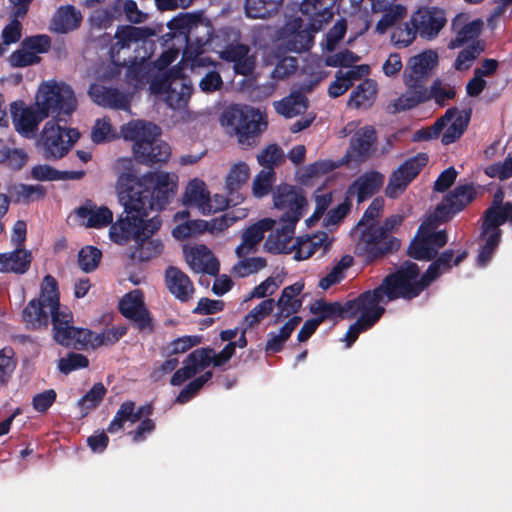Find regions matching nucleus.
Returning a JSON list of instances; mask_svg holds the SVG:
<instances>
[{
    "instance_id": "obj_1",
    "label": "nucleus",
    "mask_w": 512,
    "mask_h": 512,
    "mask_svg": "<svg viewBox=\"0 0 512 512\" xmlns=\"http://www.w3.org/2000/svg\"><path fill=\"white\" fill-rule=\"evenodd\" d=\"M176 190V181L166 172H149L141 178L133 173H123L119 179L118 196L124 211L110 226L111 241L124 245L134 240L135 247L130 257L139 262L161 255L164 244L152 235L160 229L162 220L159 216L147 217L151 210L165 209Z\"/></svg>"
},
{
    "instance_id": "obj_2",
    "label": "nucleus",
    "mask_w": 512,
    "mask_h": 512,
    "mask_svg": "<svg viewBox=\"0 0 512 512\" xmlns=\"http://www.w3.org/2000/svg\"><path fill=\"white\" fill-rule=\"evenodd\" d=\"M150 34L148 28L124 25L117 27L114 36L108 33L99 35L98 51L108 57L110 63L106 67L98 65V80H118L122 69L125 68V87L131 90V93L142 90L154 74V64L150 56H134L127 59L122 53L129 51L133 43L145 40Z\"/></svg>"
},
{
    "instance_id": "obj_3",
    "label": "nucleus",
    "mask_w": 512,
    "mask_h": 512,
    "mask_svg": "<svg viewBox=\"0 0 512 512\" xmlns=\"http://www.w3.org/2000/svg\"><path fill=\"white\" fill-rule=\"evenodd\" d=\"M437 64L438 55L432 50L412 56L402 75L405 92L388 105L389 112L408 111L430 100L444 107L449 100L454 99L455 88L449 84H443L441 79L436 78L429 85L432 71Z\"/></svg>"
},
{
    "instance_id": "obj_4",
    "label": "nucleus",
    "mask_w": 512,
    "mask_h": 512,
    "mask_svg": "<svg viewBox=\"0 0 512 512\" xmlns=\"http://www.w3.org/2000/svg\"><path fill=\"white\" fill-rule=\"evenodd\" d=\"M77 100L74 91L65 83L56 81L44 82L40 85L36 97V108H17L11 105V114L15 130L22 136L33 137L41 121L49 116L67 123L76 110Z\"/></svg>"
},
{
    "instance_id": "obj_5",
    "label": "nucleus",
    "mask_w": 512,
    "mask_h": 512,
    "mask_svg": "<svg viewBox=\"0 0 512 512\" xmlns=\"http://www.w3.org/2000/svg\"><path fill=\"white\" fill-rule=\"evenodd\" d=\"M273 203L282 212L281 226L269 235L265 248L270 253H281L292 240L296 224L303 217L308 202L301 188L280 184L273 191Z\"/></svg>"
},
{
    "instance_id": "obj_6",
    "label": "nucleus",
    "mask_w": 512,
    "mask_h": 512,
    "mask_svg": "<svg viewBox=\"0 0 512 512\" xmlns=\"http://www.w3.org/2000/svg\"><path fill=\"white\" fill-rule=\"evenodd\" d=\"M430 285L425 273L421 274L418 264L406 260L387 274L378 287L363 293L368 294L374 305H380L398 299L411 301L419 297Z\"/></svg>"
},
{
    "instance_id": "obj_7",
    "label": "nucleus",
    "mask_w": 512,
    "mask_h": 512,
    "mask_svg": "<svg viewBox=\"0 0 512 512\" xmlns=\"http://www.w3.org/2000/svg\"><path fill=\"white\" fill-rule=\"evenodd\" d=\"M124 139L134 141L133 153L142 164L153 166L166 163L171 155L170 146L159 139L160 128L151 122H130L122 127Z\"/></svg>"
},
{
    "instance_id": "obj_8",
    "label": "nucleus",
    "mask_w": 512,
    "mask_h": 512,
    "mask_svg": "<svg viewBox=\"0 0 512 512\" xmlns=\"http://www.w3.org/2000/svg\"><path fill=\"white\" fill-rule=\"evenodd\" d=\"M67 123L58 118L46 122L37 141L42 149V154L47 160H58L63 158L73 147L80 137L75 128H67Z\"/></svg>"
},
{
    "instance_id": "obj_9",
    "label": "nucleus",
    "mask_w": 512,
    "mask_h": 512,
    "mask_svg": "<svg viewBox=\"0 0 512 512\" xmlns=\"http://www.w3.org/2000/svg\"><path fill=\"white\" fill-rule=\"evenodd\" d=\"M222 124L234 128L241 145L252 146L257 137L266 128L263 116L252 107L230 106L222 113Z\"/></svg>"
},
{
    "instance_id": "obj_10",
    "label": "nucleus",
    "mask_w": 512,
    "mask_h": 512,
    "mask_svg": "<svg viewBox=\"0 0 512 512\" xmlns=\"http://www.w3.org/2000/svg\"><path fill=\"white\" fill-rule=\"evenodd\" d=\"M410 22L412 28L406 25L405 30L400 31L405 38L397 40L405 47L413 42L416 35L426 40L435 39L447 23L446 12L439 7H421L412 14Z\"/></svg>"
},
{
    "instance_id": "obj_11",
    "label": "nucleus",
    "mask_w": 512,
    "mask_h": 512,
    "mask_svg": "<svg viewBox=\"0 0 512 512\" xmlns=\"http://www.w3.org/2000/svg\"><path fill=\"white\" fill-rule=\"evenodd\" d=\"M54 340L66 348L85 350L91 343L92 331L73 325V313L68 307L49 312Z\"/></svg>"
},
{
    "instance_id": "obj_12",
    "label": "nucleus",
    "mask_w": 512,
    "mask_h": 512,
    "mask_svg": "<svg viewBox=\"0 0 512 512\" xmlns=\"http://www.w3.org/2000/svg\"><path fill=\"white\" fill-rule=\"evenodd\" d=\"M359 245L369 262L396 252L401 242L392 235L383 234L377 223L368 224L361 232Z\"/></svg>"
},
{
    "instance_id": "obj_13",
    "label": "nucleus",
    "mask_w": 512,
    "mask_h": 512,
    "mask_svg": "<svg viewBox=\"0 0 512 512\" xmlns=\"http://www.w3.org/2000/svg\"><path fill=\"white\" fill-rule=\"evenodd\" d=\"M428 160V155L420 152L402 163L391 173L385 195L391 199L399 197L427 165Z\"/></svg>"
},
{
    "instance_id": "obj_14",
    "label": "nucleus",
    "mask_w": 512,
    "mask_h": 512,
    "mask_svg": "<svg viewBox=\"0 0 512 512\" xmlns=\"http://www.w3.org/2000/svg\"><path fill=\"white\" fill-rule=\"evenodd\" d=\"M119 311L132 325L142 333H152L153 319L144 302L143 292L139 289L125 294L119 301Z\"/></svg>"
},
{
    "instance_id": "obj_15",
    "label": "nucleus",
    "mask_w": 512,
    "mask_h": 512,
    "mask_svg": "<svg viewBox=\"0 0 512 512\" xmlns=\"http://www.w3.org/2000/svg\"><path fill=\"white\" fill-rule=\"evenodd\" d=\"M357 320L351 324L345 334L344 341H346L347 347L358 339L360 333L365 332L372 328L385 313V308L381 305H374V303L368 298V294L361 293L357 296Z\"/></svg>"
},
{
    "instance_id": "obj_16",
    "label": "nucleus",
    "mask_w": 512,
    "mask_h": 512,
    "mask_svg": "<svg viewBox=\"0 0 512 512\" xmlns=\"http://www.w3.org/2000/svg\"><path fill=\"white\" fill-rule=\"evenodd\" d=\"M476 196L477 191L473 183L458 184L437 205L435 217L442 223L448 222L472 203Z\"/></svg>"
},
{
    "instance_id": "obj_17",
    "label": "nucleus",
    "mask_w": 512,
    "mask_h": 512,
    "mask_svg": "<svg viewBox=\"0 0 512 512\" xmlns=\"http://www.w3.org/2000/svg\"><path fill=\"white\" fill-rule=\"evenodd\" d=\"M357 309H359V306L356 297L344 303L339 301L327 302L324 299H320L311 306L310 311L316 315L314 319L320 325L327 320H335L337 318L353 319L357 316Z\"/></svg>"
},
{
    "instance_id": "obj_18",
    "label": "nucleus",
    "mask_w": 512,
    "mask_h": 512,
    "mask_svg": "<svg viewBox=\"0 0 512 512\" xmlns=\"http://www.w3.org/2000/svg\"><path fill=\"white\" fill-rule=\"evenodd\" d=\"M220 58L233 63L234 72L237 75L249 76L256 67V55L251 53V48L243 43H230L220 52Z\"/></svg>"
},
{
    "instance_id": "obj_19",
    "label": "nucleus",
    "mask_w": 512,
    "mask_h": 512,
    "mask_svg": "<svg viewBox=\"0 0 512 512\" xmlns=\"http://www.w3.org/2000/svg\"><path fill=\"white\" fill-rule=\"evenodd\" d=\"M337 0H302L299 10L308 19L312 31H320L334 16Z\"/></svg>"
},
{
    "instance_id": "obj_20",
    "label": "nucleus",
    "mask_w": 512,
    "mask_h": 512,
    "mask_svg": "<svg viewBox=\"0 0 512 512\" xmlns=\"http://www.w3.org/2000/svg\"><path fill=\"white\" fill-rule=\"evenodd\" d=\"M451 28L455 33V37L449 41L448 48L456 49L465 44L480 41L478 38L483 29V21L481 19L468 21V17L465 14H458L453 18Z\"/></svg>"
},
{
    "instance_id": "obj_21",
    "label": "nucleus",
    "mask_w": 512,
    "mask_h": 512,
    "mask_svg": "<svg viewBox=\"0 0 512 512\" xmlns=\"http://www.w3.org/2000/svg\"><path fill=\"white\" fill-rule=\"evenodd\" d=\"M213 32V26L209 21H204L200 16H196L184 40L185 54L193 57L203 54L205 47L210 44Z\"/></svg>"
},
{
    "instance_id": "obj_22",
    "label": "nucleus",
    "mask_w": 512,
    "mask_h": 512,
    "mask_svg": "<svg viewBox=\"0 0 512 512\" xmlns=\"http://www.w3.org/2000/svg\"><path fill=\"white\" fill-rule=\"evenodd\" d=\"M275 223V220L271 218H263L248 226L242 233L241 243L236 247L235 253L237 257L243 258L251 253H255L258 245L264 239L265 233L273 230Z\"/></svg>"
},
{
    "instance_id": "obj_23",
    "label": "nucleus",
    "mask_w": 512,
    "mask_h": 512,
    "mask_svg": "<svg viewBox=\"0 0 512 512\" xmlns=\"http://www.w3.org/2000/svg\"><path fill=\"white\" fill-rule=\"evenodd\" d=\"M384 179V175L378 171L364 172L348 186L346 194L350 198L356 195L357 202L362 203L381 189Z\"/></svg>"
},
{
    "instance_id": "obj_24",
    "label": "nucleus",
    "mask_w": 512,
    "mask_h": 512,
    "mask_svg": "<svg viewBox=\"0 0 512 512\" xmlns=\"http://www.w3.org/2000/svg\"><path fill=\"white\" fill-rule=\"evenodd\" d=\"M125 15L130 23L140 24L146 20V14L138 9L134 0H116L112 5L98 14V28L106 25V20L120 19Z\"/></svg>"
},
{
    "instance_id": "obj_25",
    "label": "nucleus",
    "mask_w": 512,
    "mask_h": 512,
    "mask_svg": "<svg viewBox=\"0 0 512 512\" xmlns=\"http://www.w3.org/2000/svg\"><path fill=\"white\" fill-rule=\"evenodd\" d=\"M11 7V20L2 30V40L5 45L16 43L22 35L23 20L30 8L32 0H8Z\"/></svg>"
},
{
    "instance_id": "obj_26",
    "label": "nucleus",
    "mask_w": 512,
    "mask_h": 512,
    "mask_svg": "<svg viewBox=\"0 0 512 512\" xmlns=\"http://www.w3.org/2000/svg\"><path fill=\"white\" fill-rule=\"evenodd\" d=\"M209 354L210 352L205 348H198L191 352L185 361V365L172 375L171 385L179 386L194 377L199 371L207 368L210 361Z\"/></svg>"
},
{
    "instance_id": "obj_27",
    "label": "nucleus",
    "mask_w": 512,
    "mask_h": 512,
    "mask_svg": "<svg viewBox=\"0 0 512 512\" xmlns=\"http://www.w3.org/2000/svg\"><path fill=\"white\" fill-rule=\"evenodd\" d=\"M304 289V282L298 281L292 285L286 286L275 302L278 312L275 314V323L298 313L302 307V300L297 298Z\"/></svg>"
},
{
    "instance_id": "obj_28",
    "label": "nucleus",
    "mask_w": 512,
    "mask_h": 512,
    "mask_svg": "<svg viewBox=\"0 0 512 512\" xmlns=\"http://www.w3.org/2000/svg\"><path fill=\"white\" fill-rule=\"evenodd\" d=\"M165 283L169 292L181 302L189 301L194 293V286L187 274L179 268L169 266L165 270Z\"/></svg>"
},
{
    "instance_id": "obj_29",
    "label": "nucleus",
    "mask_w": 512,
    "mask_h": 512,
    "mask_svg": "<svg viewBox=\"0 0 512 512\" xmlns=\"http://www.w3.org/2000/svg\"><path fill=\"white\" fill-rule=\"evenodd\" d=\"M468 256V252L463 250L455 256L453 249H446L431 260L430 265L424 272L430 284L438 279L442 274L449 272L453 266H458Z\"/></svg>"
},
{
    "instance_id": "obj_30",
    "label": "nucleus",
    "mask_w": 512,
    "mask_h": 512,
    "mask_svg": "<svg viewBox=\"0 0 512 512\" xmlns=\"http://www.w3.org/2000/svg\"><path fill=\"white\" fill-rule=\"evenodd\" d=\"M82 15L73 5L60 6L50 21V30L58 34H67L80 27Z\"/></svg>"
},
{
    "instance_id": "obj_31",
    "label": "nucleus",
    "mask_w": 512,
    "mask_h": 512,
    "mask_svg": "<svg viewBox=\"0 0 512 512\" xmlns=\"http://www.w3.org/2000/svg\"><path fill=\"white\" fill-rule=\"evenodd\" d=\"M209 194L204 181L192 179L185 189L183 204L187 207H196L203 215H209L211 214Z\"/></svg>"
},
{
    "instance_id": "obj_32",
    "label": "nucleus",
    "mask_w": 512,
    "mask_h": 512,
    "mask_svg": "<svg viewBox=\"0 0 512 512\" xmlns=\"http://www.w3.org/2000/svg\"><path fill=\"white\" fill-rule=\"evenodd\" d=\"M49 309L48 304L39 298L30 300L21 313L23 323L26 328L31 330H40L47 328L49 324V314L45 310Z\"/></svg>"
},
{
    "instance_id": "obj_33",
    "label": "nucleus",
    "mask_w": 512,
    "mask_h": 512,
    "mask_svg": "<svg viewBox=\"0 0 512 512\" xmlns=\"http://www.w3.org/2000/svg\"><path fill=\"white\" fill-rule=\"evenodd\" d=\"M440 240H442L440 235H434L433 239L428 237L420 238L415 235L408 246L407 254L414 260L431 261L438 255L439 249L442 248L435 245Z\"/></svg>"
},
{
    "instance_id": "obj_34",
    "label": "nucleus",
    "mask_w": 512,
    "mask_h": 512,
    "mask_svg": "<svg viewBox=\"0 0 512 512\" xmlns=\"http://www.w3.org/2000/svg\"><path fill=\"white\" fill-rule=\"evenodd\" d=\"M302 317L292 316L289 320L280 328L279 332H269L267 342L265 345V352L267 354H276L284 349L286 342L291 337L296 327L301 323Z\"/></svg>"
},
{
    "instance_id": "obj_35",
    "label": "nucleus",
    "mask_w": 512,
    "mask_h": 512,
    "mask_svg": "<svg viewBox=\"0 0 512 512\" xmlns=\"http://www.w3.org/2000/svg\"><path fill=\"white\" fill-rule=\"evenodd\" d=\"M376 142L377 135L374 127L365 126L351 138V149L356 153L357 159L363 161L371 156Z\"/></svg>"
},
{
    "instance_id": "obj_36",
    "label": "nucleus",
    "mask_w": 512,
    "mask_h": 512,
    "mask_svg": "<svg viewBox=\"0 0 512 512\" xmlns=\"http://www.w3.org/2000/svg\"><path fill=\"white\" fill-rule=\"evenodd\" d=\"M377 83L373 79H365L351 92L348 106L357 109L370 108L377 95Z\"/></svg>"
},
{
    "instance_id": "obj_37",
    "label": "nucleus",
    "mask_w": 512,
    "mask_h": 512,
    "mask_svg": "<svg viewBox=\"0 0 512 512\" xmlns=\"http://www.w3.org/2000/svg\"><path fill=\"white\" fill-rule=\"evenodd\" d=\"M250 176L249 166L245 162L234 164L226 176V190L231 197L236 196V202H242L243 197L239 193Z\"/></svg>"
},
{
    "instance_id": "obj_38",
    "label": "nucleus",
    "mask_w": 512,
    "mask_h": 512,
    "mask_svg": "<svg viewBox=\"0 0 512 512\" xmlns=\"http://www.w3.org/2000/svg\"><path fill=\"white\" fill-rule=\"evenodd\" d=\"M283 0H245V14L250 19H269L275 16Z\"/></svg>"
},
{
    "instance_id": "obj_39",
    "label": "nucleus",
    "mask_w": 512,
    "mask_h": 512,
    "mask_svg": "<svg viewBox=\"0 0 512 512\" xmlns=\"http://www.w3.org/2000/svg\"><path fill=\"white\" fill-rule=\"evenodd\" d=\"M362 71L368 72V66L361 65L349 69L346 73L338 71L336 79L329 85L328 94L331 98L343 95L354 83L362 77Z\"/></svg>"
},
{
    "instance_id": "obj_40",
    "label": "nucleus",
    "mask_w": 512,
    "mask_h": 512,
    "mask_svg": "<svg viewBox=\"0 0 512 512\" xmlns=\"http://www.w3.org/2000/svg\"><path fill=\"white\" fill-rule=\"evenodd\" d=\"M308 107V99L302 92H292L280 101L276 102V111L286 118H292L303 114Z\"/></svg>"
},
{
    "instance_id": "obj_41",
    "label": "nucleus",
    "mask_w": 512,
    "mask_h": 512,
    "mask_svg": "<svg viewBox=\"0 0 512 512\" xmlns=\"http://www.w3.org/2000/svg\"><path fill=\"white\" fill-rule=\"evenodd\" d=\"M456 114L457 107H451L447 109L445 114L438 118L433 125L417 130L412 136V141H428L438 138L442 130L447 126L449 122L452 121Z\"/></svg>"
},
{
    "instance_id": "obj_42",
    "label": "nucleus",
    "mask_w": 512,
    "mask_h": 512,
    "mask_svg": "<svg viewBox=\"0 0 512 512\" xmlns=\"http://www.w3.org/2000/svg\"><path fill=\"white\" fill-rule=\"evenodd\" d=\"M129 93H124L117 88H103L102 92L98 91V105H103L113 109L128 110L130 108V97Z\"/></svg>"
},
{
    "instance_id": "obj_43",
    "label": "nucleus",
    "mask_w": 512,
    "mask_h": 512,
    "mask_svg": "<svg viewBox=\"0 0 512 512\" xmlns=\"http://www.w3.org/2000/svg\"><path fill=\"white\" fill-rule=\"evenodd\" d=\"M141 415L136 409L135 402L128 400L123 402L118 411L116 412V415L114 419L111 421L108 431L113 433L123 427V424L127 421L131 423H136L140 421Z\"/></svg>"
},
{
    "instance_id": "obj_44",
    "label": "nucleus",
    "mask_w": 512,
    "mask_h": 512,
    "mask_svg": "<svg viewBox=\"0 0 512 512\" xmlns=\"http://www.w3.org/2000/svg\"><path fill=\"white\" fill-rule=\"evenodd\" d=\"M452 120V123L442 134L441 142L444 145L452 144L461 138L469 125L470 113H465L463 115L457 111V114Z\"/></svg>"
},
{
    "instance_id": "obj_45",
    "label": "nucleus",
    "mask_w": 512,
    "mask_h": 512,
    "mask_svg": "<svg viewBox=\"0 0 512 512\" xmlns=\"http://www.w3.org/2000/svg\"><path fill=\"white\" fill-rule=\"evenodd\" d=\"M353 264V257L344 255L337 262L331 271L319 281V287L323 290L329 289L331 286L339 283L345 277V270Z\"/></svg>"
},
{
    "instance_id": "obj_46",
    "label": "nucleus",
    "mask_w": 512,
    "mask_h": 512,
    "mask_svg": "<svg viewBox=\"0 0 512 512\" xmlns=\"http://www.w3.org/2000/svg\"><path fill=\"white\" fill-rule=\"evenodd\" d=\"M275 306V300L272 298L265 299L256 305L248 314L245 315L241 325L252 329L259 325L261 321L269 316Z\"/></svg>"
},
{
    "instance_id": "obj_47",
    "label": "nucleus",
    "mask_w": 512,
    "mask_h": 512,
    "mask_svg": "<svg viewBox=\"0 0 512 512\" xmlns=\"http://www.w3.org/2000/svg\"><path fill=\"white\" fill-rule=\"evenodd\" d=\"M39 299L46 302L49 306V312L52 310H58L62 308L60 304V295L58 289V283L56 279L51 275H46L41 285V291Z\"/></svg>"
},
{
    "instance_id": "obj_48",
    "label": "nucleus",
    "mask_w": 512,
    "mask_h": 512,
    "mask_svg": "<svg viewBox=\"0 0 512 512\" xmlns=\"http://www.w3.org/2000/svg\"><path fill=\"white\" fill-rule=\"evenodd\" d=\"M310 26L308 25V29L304 31H298L297 33L288 34L286 40V48L289 51L302 53L310 50L313 46L314 38Z\"/></svg>"
},
{
    "instance_id": "obj_49",
    "label": "nucleus",
    "mask_w": 512,
    "mask_h": 512,
    "mask_svg": "<svg viewBox=\"0 0 512 512\" xmlns=\"http://www.w3.org/2000/svg\"><path fill=\"white\" fill-rule=\"evenodd\" d=\"M484 49L485 46L482 41H474L473 43L468 44L458 53L454 62L455 69H468L472 62L484 51Z\"/></svg>"
},
{
    "instance_id": "obj_50",
    "label": "nucleus",
    "mask_w": 512,
    "mask_h": 512,
    "mask_svg": "<svg viewBox=\"0 0 512 512\" xmlns=\"http://www.w3.org/2000/svg\"><path fill=\"white\" fill-rule=\"evenodd\" d=\"M209 254L210 252L206 246L202 245L200 247H196L190 252L188 263L196 271L203 270L210 275H215L219 271L217 261L204 265V257L208 256Z\"/></svg>"
},
{
    "instance_id": "obj_51",
    "label": "nucleus",
    "mask_w": 512,
    "mask_h": 512,
    "mask_svg": "<svg viewBox=\"0 0 512 512\" xmlns=\"http://www.w3.org/2000/svg\"><path fill=\"white\" fill-rule=\"evenodd\" d=\"M234 266L233 272L238 277L244 278L257 273L267 266V260L264 257L240 258Z\"/></svg>"
},
{
    "instance_id": "obj_52",
    "label": "nucleus",
    "mask_w": 512,
    "mask_h": 512,
    "mask_svg": "<svg viewBox=\"0 0 512 512\" xmlns=\"http://www.w3.org/2000/svg\"><path fill=\"white\" fill-rule=\"evenodd\" d=\"M213 373L206 371L204 374L190 381L176 397V403L185 404L194 398L200 389L212 378Z\"/></svg>"
},
{
    "instance_id": "obj_53",
    "label": "nucleus",
    "mask_w": 512,
    "mask_h": 512,
    "mask_svg": "<svg viewBox=\"0 0 512 512\" xmlns=\"http://www.w3.org/2000/svg\"><path fill=\"white\" fill-rule=\"evenodd\" d=\"M17 366V359L12 347L0 350V385H6Z\"/></svg>"
},
{
    "instance_id": "obj_54",
    "label": "nucleus",
    "mask_w": 512,
    "mask_h": 512,
    "mask_svg": "<svg viewBox=\"0 0 512 512\" xmlns=\"http://www.w3.org/2000/svg\"><path fill=\"white\" fill-rule=\"evenodd\" d=\"M407 10L403 5L396 4L384 12L376 24L379 33H385L390 27L406 16Z\"/></svg>"
},
{
    "instance_id": "obj_55",
    "label": "nucleus",
    "mask_w": 512,
    "mask_h": 512,
    "mask_svg": "<svg viewBox=\"0 0 512 512\" xmlns=\"http://www.w3.org/2000/svg\"><path fill=\"white\" fill-rule=\"evenodd\" d=\"M276 174L274 170H261L253 180L252 192L257 198L268 195L275 182Z\"/></svg>"
},
{
    "instance_id": "obj_56",
    "label": "nucleus",
    "mask_w": 512,
    "mask_h": 512,
    "mask_svg": "<svg viewBox=\"0 0 512 512\" xmlns=\"http://www.w3.org/2000/svg\"><path fill=\"white\" fill-rule=\"evenodd\" d=\"M196 16L197 15L194 14L184 13L172 18L167 24L170 30L169 34L173 38L180 37L184 41Z\"/></svg>"
},
{
    "instance_id": "obj_57",
    "label": "nucleus",
    "mask_w": 512,
    "mask_h": 512,
    "mask_svg": "<svg viewBox=\"0 0 512 512\" xmlns=\"http://www.w3.org/2000/svg\"><path fill=\"white\" fill-rule=\"evenodd\" d=\"M9 257H11L9 266L10 272L22 275L29 270L32 261L30 251L17 247L15 250L9 252Z\"/></svg>"
},
{
    "instance_id": "obj_58",
    "label": "nucleus",
    "mask_w": 512,
    "mask_h": 512,
    "mask_svg": "<svg viewBox=\"0 0 512 512\" xmlns=\"http://www.w3.org/2000/svg\"><path fill=\"white\" fill-rule=\"evenodd\" d=\"M257 160L264 170H274V166L284 162V153L277 144H270L257 156Z\"/></svg>"
},
{
    "instance_id": "obj_59",
    "label": "nucleus",
    "mask_w": 512,
    "mask_h": 512,
    "mask_svg": "<svg viewBox=\"0 0 512 512\" xmlns=\"http://www.w3.org/2000/svg\"><path fill=\"white\" fill-rule=\"evenodd\" d=\"M337 165L331 160H320L303 167L299 173V180L303 183L313 177L333 171Z\"/></svg>"
},
{
    "instance_id": "obj_60",
    "label": "nucleus",
    "mask_w": 512,
    "mask_h": 512,
    "mask_svg": "<svg viewBox=\"0 0 512 512\" xmlns=\"http://www.w3.org/2000/svg\"><path fill=\"white\" fill-rule=\"evenodd\" d=\"M437 222H441L438 218L435 217V213L426 221L423 222L416 233V236L420 238L428 237L433 239L434 235H440L441 239L439 243H435L436 247H444L448 243V234L445 229L435 231L437 227Z\"/></svg>"
},
{
    "instance_id": "obj_61",
    "label": "nucleus",
    "mask_w": 512,
    "mask_h": 512,
    "mask_svg": "<svg viewBox=\"0 0 512 512\" xmlns=\"http://www.w3.org/2000/svg\"><path fill=\"white\" fill-rule=\"evenodd\" d=\"M502 213L499 206H490L487 208L483 215V223L481 227V236H485L490 232L499 229V226L504 224Z\"/></svg>"
},
{
    "instance_id": "obj_62",
    "label": "nucleus",
    "mask_w": 512,
    "mask_h": 512,
    "mask_svg": "<svg viewBox=\"0 0 512 512\" xmlns=\"http://www.w3.org/2000/svg\"><path fill=\"white\" fill-rule=\"evenodd\" d=\"M487 235L488 237L485 241V244L482 246L478 255V264L480 266H485L491 260L495 249L498 247L501 241L502 231L497 229L496 231L490 232Z\"/></svg>"
},
{
    "instance_id": "obj_63",
    "label": "nucleus",
    "mask_w": 512,
    "mask_h": 512,
    "mask_svg": "<svg viewBox=\"0 0 512 512\" xmlns=\"http://www.w3.org/2000/svg\"><path fill=\"white\" fill-rule=\"evenodd\" d=\"M89 365V360L86 356L70 352L67 357L61 358L58 363V368L63 374H69L74 370L86 368Z\"/></svg>"
},
{
    "instance_id": "obj_64",
    "label": "nucleus",
    "mask_w": 512,
    "mask_h": 512,
    "mask_svg": "<svg viewBox=\"0 0 512 512\" xmlns=\"http://www.w3.org/2000/svg\"><path fill=\"white\" fill-rule=\"evenodd\" d=\"M298 68V59L296 57L286 56L278 60L273 71L271 78L275 80H283L293 73Z\"/></svg>"
}]
</instances>
